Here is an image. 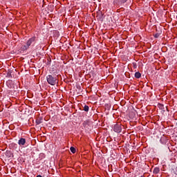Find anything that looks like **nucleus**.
Segmentation results:
<instances>
[{
    "label": "nucleus",
    "mask_w": 177,
    "mask_h": 177,
    "mask_svg": "<svg viewBox=\"0 0 177 177\" xmlns=\"http://www.w3.org/2000/svg\"><path fill=\"white\" fill-rule=\"evenodd\" d=\"M135 77L136 78H140V77H142V74L140 72H136L135 73Z\"/></svg>",
    "instance_id": "6"
},
{
    "label": "nucleus",
    "mask_w": 177,
    "mask_h": 177,
    "mask_svg": "<svg viewBox=\"0 0 177 177\" xmlns=\"http://www.w3.org/2000/svg\"><path fill=\"white\" fill-rule=\"evenodd\" d=\"M158 172H160V168L155 167L153 169V174H158Z\"/></svg>",
    "instance_id": "7"
},
{
    "label": "nucleus",
    "mask_w": 177,
    "mask_h": 177,
    "mask_svg": "<svg viewBox=\"0 0 177 177\" xmlns=\"http://www.w3.org/2000/svg\"><path fill=\"white\" fill-rule=\"evenodd\" d=\"M28 48H30L27 44L26 45H24V46H23L21 48V50H27V49H28Z\"/></svg>",
    "instance_id": "5"
},
{
    "label": "nucleus",
    "mask_w": 177,
    "mask_h": 177,
    "mask_svg": "<svg viewBox=\"0 0 177 177\" xmlns=\"http://www.w3.org/2000/svg\"><path fill=\"white\" fill-rule=\"evenodd\" d=\"M6 156L7 157H12V153L9 151H7L6 153Z\"/></svg>",
    "instance_id": "11"
},
{
    "label": "nucleus",
    "mask_w": 177,
    "mask_h": 177,
    "mask_svg": "<svg viewBox=\"0 0 177 177\" xmlns=\"http://www.w3.org/2000/svg\"><path fill=\"white\" fill-rule=\"evenodd\" d=\"M18 145L19 146H24L26 145V139L25 138H20L18 141Z\"/></svg>",
    "instance_id": "4"
},
{
    "label": "nucleus",
    "mask_w": 177,
    "mask_h": 177,
    "mask_svg": "<svg viewBox=\"0 0 177 177\" xmlns=\"http://www.w3.org/2000/svg\"><path fill=\"white\" fill-rule=\"evenodd\" d=\"M36 124H37V125H39V124H42V118L37 119Z\"/></svg>",
    "instance_id": "8"
},
{
    "label": "nucleus",
    "mask_w": 177,
    "mask_h": 177,
    "mask_svg": "<svg viewBox=\"0 0 177 177\" xmlns=\"http://www.w3.org/2000/svg\"><path fill=\"white\" fill-rule=\"evenodd\" d=\"M70 150L73 154H74L76 151V149L74 148V147H71Z\"/></svg>",
    "instance_id": "10"
},
{
    "label": "nucleus",
    "mask_w": 177,
    "mask_h": 177,
    "mask_svg": "<svg viewBox=\"0 0 177 177\" xmlns=\"http://www.w3.org/2000/svg\"><path fill=\"white\" fill-rule=\"evenodd\" d=\"M36 177H42L41 175H37Z\"/></svg>",
    "instance_id": "16"
},
{
    "label": "nucleus",
    "mask_w": 177,
    "mask_h": 177,
    "mask_svg": "<svg viewBox=\"0 0 177 177\" xmlns=\"http://www.w3.org/2000/svg\"><path fill=\"white\" fill-rule=\"evenodd\" d=\"M88 122H88V121H85L83 122V125H88Z\"/></svg>",
    "instance_id": "13"
},
{
    "label": "nucleus",
    "mask_w": 177,
    "mask_h": 177,
    "mask_svg": "<svg viewBox=\"0 0 177 177\" xmlns=\"http://www.w3.org/2000/svg\"><path fill=\"white\" fill-rule=\"evenodd\" d=\"M46 81L49 85L55 86L57 84V77L48 75L46 76Z\"/></svg>",
    "instance_id": "1"
},
{
    "label": "nucleus",
    "mask_w": 177,
    "mask_h": 177,
    "mask_svg": "<svg viewBox=\"0 0 177 177\" xmlns=\"http://www.w3.org/2000/svg\"><path fill=\"white\" fill-rule=\"evenodd\" d=\"M160 37V33H156L154 35V38H158Z\"/></svg>",
    "instance_id": "12"
},
{
    "label": "nucleus",
    "mask_w": 177,
    "mask_h": 177,
    "mask_svg": "<svg viewBox=\"0 0 177 177\" xmlns=\"http://www.w3.org/2000/svg\"><path fill=\"white\" fill-rule=\"evenodd\" d=\"M128 0H120V2L122 3H125V2H127Z\"/></svg>",
    "instance_id": "14"
},
{
    "label": "nucleus",
    "mask_w": 177,
    "mask_h": 177,
    "mask_svg": "<svg viewBox=\"0 0 177 177\" xmlns=\"http://www.w3.org/2000/svg\"><path fill=\"white\" fill-rule=\"evenodd\" d=\"M37 37H32L30 39H28V41L26 42V45L28 46L29 47L31 46V44L33 42H35V39Z\"/></svg>",
    "instance_id": "3"
},
{
    "label": "nucleus",
    "mask_w": 177,
    "mask_h": 177,
    "mask_svg": "<svg viewBox=\"0 0 177 177\" xmlns=\"http://www.w3.org/2000/svg\"><path fill=\"white\" fill-rule=\"evenodd\" d=\"M113 131L117 133H120V132L122 131V128H121V124H115L113 127Z\"/></svg>",
    "instance_id": "2"
},
{
    "label": "nucleus",
    "mask_w": 177,
    "mask_h": 177,
    "mask_svg": "<svg viewBox=\"0 0 177 177\" xmlns=\"http://www.w3.org/2000/svg\"><path fill=\"white\" fill-rule=\"evenodd\" d=\"M8 75H10V74L8 73Z\"/></svg>",
    "instance_id": "17"
},
{
    "label": "nucleus",
    "mask_w": 177,
    "mask_h": 177,
    "mask_svg": "<svg viewBox=\"0 0 177 177\" xmlns=\"http://www.w3.org/2000/svg\"><path fill=\"white\" fill-rule=\"evenodd\" d=\"M160 109H164V105L160 104Z\"/></svg>",
    "instance_id": "15"
},
{
    "label": "nucleus",
    "mask_w": 177,
    "mask_h": 177,
    "mask_svg": "<svg viewBox=\"0 0 177 177\" xmlns=\"http://www.w3.org/2000/svg\"><path fill=\"white\" fill-rule=\"evenodd\" d=\"M84 111H86V113H88V111H89V106H87V105H85L84 106Z\"/></svg>",
    "instance_id": "9"
}]
</instances>
